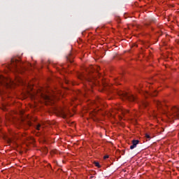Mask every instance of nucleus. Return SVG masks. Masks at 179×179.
<instances>
[{
    "label": "nucleus",
    "mask_w": 179,
    "mask_h": 179,
    "mask_svg": "<svg viewBox=\"0 0 179 179\" xmlns=\"http://www.w3.org/2000/svg\"><path fill=\"white\" fill-rule=\"evenodd\" d=\"M17 85L26 86L30 90H33V83L26 81L24 79L17 77L15 80L10 78H6L0 74V86H6V87H15Z\"/></svg>",
    "instance_id": "f257e3e1"
},
{
    "label": "nucleus",
    "mask_w": 179,
    "mask_h": 179,
    "mask_svg": "<svg viewBox=\"0 0 179 179\" xmlns=\"http://www.w3.org/2000/svg\"><path fill=\"white\" fill-rule=\"evenodd\" d=\"M23 63L16 58L11 59L10 64L8 66L9 71L12 72H18L22 73V68H23Z\"/></svg>",
    "instance_id": "f03ea898"
},
{
    "label": "nucleus",
    "mask_w": 179,
    "mask_h": 179,
    "mask_svg": "<svg viewBox=\"0 0 179 179\" xmlns=\"http://www.w3.org/2000/svg\"><path fill=\"white\" fill-rule=\"evenodd\" d=\"M169 115H171L172 118H179V108L173 106L171 108V113H169Z\"/></svg>",
    "instance_id": "7ed1b4c3"
},
{
    "label": "nucleus",
    "mask_w": 179,
    "mask_h": 179,
    "mask_svg": "<svg viewBox=\"0 0 179 179\" xmlns=\"http://www.w3.org/2000/svg\"><path fill=\"white\" fill-rule=\"evenodd\" d=\"M87 83L92 87L93 86H98V85H100V80L96 78H91L87 80Z\"/></svg>",
    "instance_id": "20e7f679"
},
{
    "label": "nucleus",
    "mask_w": 179,
    "mask_h": 179,
    "mask_svg": "<svg viewBox=\"0 0 179 179\" xmlns=\"http://www.w3.org/2000/svg\"><path fill=\"white\" fill-rule=\"evenodd\" d=\"M145 97H148V96H150L151 97H155L157 96V91H153L152 92H149L148 91H145Z\"/></svg>",
    "instance_id": "39448f33"
},
{
    "label": "nucleus",
    "mask_w": 179,
    "mask_h": 179,
    "mask_svg": "<svg viewBox=\"0 0 179 179\" xmlns=\"http://www.w3.org/2000/svg\"><path fill=\"white\" fill-rule=\"evenodd\" d=\"M124 96L125 99H127V100H129V101H135V96L131 94L125 93L124 94Z\"/></svg>",
    "instance_id": "423d86ee"
},
{
    "label": "nucleus",
    "mask_w": 179,
    "mask_h": 179,
    "mask_svg": "<svg viewBox=\"0 0 179 179\" xmlns=\"http://www.w3.org/2000/svg\"><path fill=\"white\" fill-rule=\"evenodd\" d=\"M155 103L156 104V106H157V107H159V108H162V107H163V106H166V102H160V101H155Z\"/></svg>",
    "instance_id": "0eeeda50"
},
{
    "label": "nucleus",
    "mask_w": 179,
    "mask_h": 179,
    "mask_svg": "<svg viewBox=\"0 0 179 179\" xmlns=\"http://www.w3.org/2000/svg\"><path fill=\"white\" fill-rule=\"evenodd\" d=\"M139 143V140H133L132 141V145L130 146V149H135L136 148V145Z\"/></svg>",
    "instance_id": "6e6552de"
},
{
    "label": "nucleus",
    "mask_w": 179,
    "mask_h": 179,
    "mask_svg": "<svg viewBox=\"0 0 179 179\" xmlns=\"http://www.w3.org/2000/svg\"><path fill=\"white\" fill-rule=\"evenodd\" d=\"M91 103L94 106H96V107H99V104H100V98L99 97H96V101H92Z\"/></svg>",
    "instance_id": "1a4fd4ad"
},
{
    "label": "nucleus",
    "mask_w": 179,
    "mask_h": 179,
    "mask_svg": "<svg viewBox=\"0 0 179 179\" xmlns=\"http://www.w3.org/2000/svg\"><path fill=\"white\" fill-rule=\"evenodd\" d=\"M100 80H101V85L106 87V86H108V80H103V78H100Z\"/></svg>",
    "instance_id": "9d476101"
},
{
    "label": "nucleus",
    "mask_w": 179,
    "mask_h": 179,
    "mask_svg": "<svg viewBox=\"0 0 179 179\" xmlns=\"http://www.w3.org/2000/svg\"><path fill=\"white\" fill-rule=\"evenodd\" d=\"M41 128H44V127L40 124H37V126H36L37 131H40V129H41Z\"/></svg>",
    "instance_id": "9b49d317"
},
{
    "label": "nucleus",
    "mask_w": 179,
    "mask_h": 179,
    "mask_svg": "<svg viewBox=\"0 0 179 179\" xmlns=\"http://www.w3.org/2000/svg\"><path fill=\"white\" fill-rule=\"evenodd\" d=\"M121 80V78H116L115 79V83L116 85H120V81Z\"/></svg>",
    "instance_id": "f8f14e48"
},
{
    "label": "nucleus",
    "mask_w": 179,
    "mask_h": 179,
    "mask_svg": "<svg viewBox=\"0 0 179 179\" xmlns=\"http://www.w3.org/2000/svg\"><path fill=\"white\" fill-rule=\"evenodd\" d=\"M62 115L63 118H66V113H65V112L62 111Z\"/></svg>",
    "instance_id": "ddd939ff"
},
{
    "label": "nucleus",
    "mask_w": 179,
    "mask_h": 179,
    "mask_svg": "<svg viewBox=\"0 0 179 179\" xmlns=\"http://www.w3.org/2000/svg\"><path fill=\"white\" fill-rule=\"evenodd\" d=\"M94 165L96 166V167L100 168V164L99 162H95Z\"/></svg>",
    "instance_id": "4468645a"
},
{
    "label": "nucleus",
    "mask_w": 179,
    "mask_h": 179,
    "mask_svg": "<svg viewBox=\"0 0 179 179\" xmlns=\"http://www.w3.org/2000/svg\"><path fill=\"white\" fill-rule=\"evenodd\" d=\"M26 123L27 124V125H29L30 127V125H31V122L27 120Z\"/></svg>",
    "instance_id": "2eb2a0df"
},
{
    "label": "nucleus",
    "mask_w": 179,
    "mask_h": 179,
    "mask_svg": "<svg viewBox=\"0 0 179 179\" xmlns=\"http://www.w3.org/2000/svg\"><path fill=\"white\" fill-rule=\"evenodd\" d=\"M145 138L147 139H150V135L148 134H145Z\"/></svg>",
    "instance_id": "dca6fc26"
},
{
    "label": "nucleus",
    "mask_w": 179,
    "mask_h": 179,
    "mask_svg": "<svg viewBox=\"0 0 179 179\" xmlns=\"http://www.w3.org/2000/svg\"><path fill=\"white\" fill-rule=\"evenodd\" d=\"M8 143H12L13 141L10 138H8L7 141Z\"/></svg>",
    "instance_id": "f3484780"
},
{
    "label": "nucleus",
    "mask_w": 179,
    "mask_h": 179,
    "mask_svg": "<svg viewBox=\"0 0 179 179\" xmlns=\"http://www.w3.org/2000/svg\"><path fill=\"white\" fill-rule=\"evenodd\" d=\"M78 79H80V80H83L85 78L83 76H78Z\"/></svg>",
    "instance_id": "a211bd4d"
},
{
    "label": "nucleus",
    "mask_w": 179,
    "mask_h": 179,
    "mask_svg": "<svg viewBox=\"0 0 179 179\" xmlns=\"http://www.w3.org/2000/svg\"><path fill=\"white\" fill-rule=\"evenodd\" d=\"M103 159H108V155H105V156L103 157Z\"/></svg>",
    "instance_id": "6ab92c4d"
},
{
    "label": "nucleus",
    "mask_w": 179,
    "mask_h": 179,
    "mask_svg": "<svg viewBox=\"0 0 179 179\" xmlns=\"http://www.w3.org/2000/svg\"><path fill=\"white\" fill-rule=\"evenodd\" d=\"M49 125H53L54 122H48Z\"/></svg>",
    "instance_id": "aec40b11"
},
{
    "label": "nucleus",
    "mask_w": 179,
    "mask_h": 179,
    "mask_svg": "<svg viewBox=\"0 0 179 179\" xmlns=\"http://www.w3.org/2000/svg\"><path fill=\"white\" fill-rule=\"evenodd\" d=\"M125 113H129V110H125Z\"/></svg>",
    "instance_id": "412c9836"
},
{
    "label": "nucleus",
    "mask_w": 179,
    "mask_h": 179,
    "mask_svg": "<svg viewBox=\"0 0 179 179\" xmlns=\"http://www.w3.org/2000/svg\"><path fill=\"white\" fill-rule=\"evenodd\" d=\"M147 106H148V104L144 103V107H147Z\"/></svg>",
    "instance_id": "4be33fe9"
},
{
    "label": "nucleus",
    "mask_w": 179,
    "mask_h": 179,
    "mask_svg": "<svg viewBox=\"0 0 179 179\" xmlns=\"http://www.w3.org/2000/svg\"><path fill=\"white\" fill-rule=\"evenodd\" d=\"M140 87H143V86H142V85H140Z\"/></svg>",
    "instance_id": "5701e85b"
},
{
    "label": "nucleus",
    "mask_w": 179,
    "mask_h": 179,
    "mask_svg": "<svg viewBox=\"0 0 179 179\" xmlns=\"http://www.w3.org/2000/svg\"><path fill=\"white\" fill-rule=\"evenodd\" d=\"M66 83H68V81H66Z\"/></svg>",
    "instance_id": "b1692460"
},
{
    "label": "nucleus",
    "mask_w": 179,
    "mask_h": 179,
    "mask_svg": "<svg viewBox=\"0 0 179 179\" xmlns=\"http://www.w3.org/2000/svg\"><path fill=\"white\" fill-rule=\"evenodd\" d=\"M0 122H1V119H0Z\"/></svg>",
    "instance_id": "393cba45"
}]
</instances>
